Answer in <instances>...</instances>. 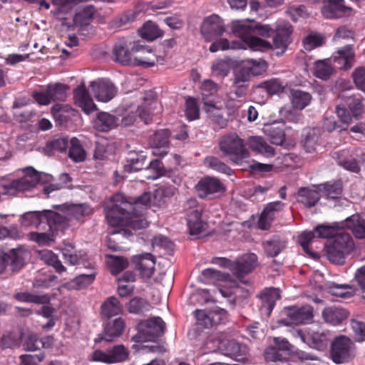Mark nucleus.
Masks as SVG:
<instances>
[{"label": "nucleus", "mask_w": 365, "mask_h": 365, "mask_svg": "<svg viewBox=\"0 0 365 365\" xmlns=\"http://www.w3.org/2000/svg\"><path fill=\"white\" fill-rule=\"evenodd\" d=\"M352 9L344 4V0H329L322 8V15L327 19H339L349 15Z\"/></svg>", "instance_id": "21"}, {"label": "nucleus", "mask_w": 365, "mask_h": 365, "mask_svg": "<svg viewBox=\"0 0 365 365\" xmlns=\"http://www.w3.org/2000/svg\"><path fill=\"white\" fill-rule=\"evenodd\" d=\"M220 349L225 356L236 358L238 360L244 359L249 351L247 345L239 343L235 339L221 341Z\"/></svg>", "instance_id": "23"}, {"label": "nucleus", "mask_w": 365, "mask_h": 365, "mask_svg": "<svg viewBox=\"0 0 365 365\" xmlns=\"http://www.w3.org/2000/svg\"><path fill=\"white\" fill-rule=\"evenodd\" d=\"M324 319H346L349 316L347 309L341 307H330L325 308L322 312Z\"/></svg>", "instance_id": "63"}, {"label": "nucleus", "mask_w": 365, "mask_h": 365, "mask_svg": "<svg viewBox=\"0 0 365 365\" xmlns=\"http://www.w3.org/2000/svg\"><path fill=\"white\" fill-rule=\"evenodd\" d=\"M133 234L129 229L122 228L115 230L110 232V236L106 238L108 247L113 251H121L123 247L117 242L120 240V236L128 237Z\"/></svg>", "instance_id": "51"}, {"label": "nucleus", "mask_w": 365, "mask_h": 365, "mask_svg": "<svg viewBox=\"0 0 365 365\" xmlns=\"http://www.w3.org/2000/svg\"><path fill=\"white\" fill-rule=\"evenodd\" d=\"M124 329V321H107L103 326L102 334L95 339V343H99L101 341H113L123 334Z\"/></svg>", "instance_id": "24"}, {"label": "nucleus", "mask_w": 365, "mask_h": 365, "mask_svg": "<svg viewBox=\"0 0 365 365\" xmlns=\"http://www.w3.org/2000/svg\"><path fill=\"white\" fill-rule=\"evenodd\" d=\"M24 176L13 180H3L0 182L2 194L16 196L21 192L31 190L38 183H43L50 178L46 174L38 173L32 167L24 169Z\"/></svg>", "instance_id": "2"}, {"label": "nucleus", "mask_w": 365, "mask_h": 365, "mask_svg": "<svg viewBox=\"0 0 365 365\" xmlns=\"http://www.w3.org/2000/svg\"><path fill=\"white\" fill-rule=\"evenodd\" d=\"M257 265V256L254 253H248L233 262L231 264V271L240 279L252 272Z\"/></svg>", "instance_id": "14"}, {"label": "nucleus", "mask_w": 365, "mask_h": 365, "mask_svg": "<svg viewBox=\"0 0 365 365\" xmlns=\"http://www.w3.org/2000/svg\"><path fill=\"white\" fill-rule=\"evenodd\" d=\"M122 311L119 300L115 297H110L101 305V314L103 317L111 318L118 315Z\"/></svg>", "instance_id": "48"}, {"label": "nucleus", "mask_w": 365, "mask_h": 365, "mask_svg": "<svg viewBox=\"0 0 365 365\" xmlns=\"http://www.w3.org/2000/svg\"><path fill=\"white\" fill-rule=\"evenodd\" d=\"M14 299L21 302L35 304H48L51 302L48 294L37 291L16 292L14 295Z\"/></svg>", "instance_id": "28"}, {"label": "nucleus", "mask_w": 365, "mask_h": 365, "mask_svg": "<svg viewBox=\"0 0 365 365\" xmlns=\"http://www.w3.org/2000/svg\"><path fill=\"white\" fill-rule=\"evenodd\" d=\"M90 86L96 99L101 102H108L117 93V88L113 83L106 79H99L91 83Z\"/></svg>", "instance_id": "16"}, {"label": "nucleus", "mask_w": 365, "mask_h": 365, "mask_svg": "<svg viewBox=\"0 0 365 365\" xmlns=\"http://www.w3.org/2000/svg\"><path fill=\"white\" fill-rule=\"evenodd\" d=\"M321 135L320 130L317 128H309L302 140V143L306 152L312 153L316 150Z\"/></svg>", "instance_id": "47"}, {"label": "nucleus", "mask_w": 365, "mask_h": 365, "mask_svg": "<svg viewBox=\"0 0 365 365\" xmlns=\"http://www.w3.org/2000/svg\"><path fill=\"white\" fill-rule=\"evenodd\" d=\"M140 36L147 41H152L163 36V31L157 24L148 21L139 30Z\"/></svg>", "instance_id": "54"}, {"label": "nucleus", "mask_w": 365, "mask_h": 365, "mask_svg": "<svg viewBox=\"0 0 365 365\" xmlns=\"http://www.w3.org/2000/svg\"><path fill=\"white\" fill-rule=\"evenodd\" d=\"M343 230H338L336 226L319 225L314 227V230L309 232H303L299 236V242L303 250L312 258L318 257V255L309 250V245L312 240L317 236L319 238L335 237Z\"/></svg>", "instance_id": "7"}, {"label": "nucleus", "mask_w": 365, "mask_h": 365, "mask_svg": "<svg viewBox=\"0 0 365 365\" xmlns=\"http://www.w3.org/2000/svg\"><path fill=\"white\" fill-rule=\"evenodd\" d=\"M177 188L173 186H161L154 190L153 200L159 207L164 206L167 200L173 197Z\"/></svg>", "instance_id": "50"}, {"label": "nucleus", "mask_w": 365, "mask_h": 365, "mask_svg": "<svg viewBox=\"0 0 365 365\" xmlns=\"http://www.w3.org/2000/svg\"><path fill=\"white\" fill-rule=\"evenodd\" d=\"M204 165L210 169L227 175H231L232 173V170L215 156L210 155L206 157L204 159Z\"/></svg>", "instance_id": "56"}, {"label": "nucleus", "mask_w": 365, "mask_h": 365, "mask_svg": "<svg viewBox=\"0 0 365 365\" xmlns=\"http://www.w3.org/2000/svg\"><path fill=\"white\" fill-rule=\"evenodd\" d=\"M247 72L245 69L240 68L234 74L232 91L238 98L246 96L248 92L250 78Z\"/></svg>", "instance_id": "26"}, {"label": "nucleus", "mask_w": 365, "mask_h": 365, "mask_svg": "<svg viewBox=\"0 0 365 365\" xmlns=\"http://www.w3.org/2000/svg\"><path fill=\"white\" fill-rule=\"evenodd\" d=\"M284 312L290 319H312L314 317L313 308L307 304L287 307L284 308Z\"/></svg>", "instance_id": "38"}, {"label": "nucleus", "mask_w": 365, "mask_h": 365, "mask_svg": "<svg viewBox=\"0 0 365 365\" xmlns=\"http://www.w3.org/2000/svg\"><path fill=\"white\" fill-rule=\"evenodd\" d=\"M292 103L297 109L302 110L307 107L312 100L309 93L298 89L291 91Z\"/></svg>", "instance_id": "53"}, {"label": "nucleus", "mask_w": 365, "mask_h": 365, "mask_svg": "<svg viewBox=\"0 0 365 365\" xmlns=\"http://www.w3.org/2000/svg\"><path fill=\"white\" fill-rule=\"evenodd\" d=\"M256 89H263L269 95L272 96L282 93L284 90V86L279 79L272 78L260 83L256 86Z\"/></svg>", "instance_id": "60"}, {"label": "nucleus", "mask_w": 365, "mask_h": 365, "mask_svg": "<svg viewBox=\"0 0 365 365\" xmlns=\"http://www.w3.org/2000/svg\"><path fill=\"white\" fill-rule=\"evenodd\" d=\"M225 31L223 20L217 14L206 17L200 26V32L206 41L210 42L222 36Z\"/></svg>", "instance_id": "11"}, {"label": "nucleus", "mask_w": 365, "mask_h": 365, "mask_svg": "<svg viewBox=\"0 0 365 365\" xmlns=\"http://www.w3.org/2000/svg\"><path fill=\"white\" fill-rule=\"evenodd\" d=\"M293 350L294 346L285 338L274 337L273 344L269 346L264 351V359L267 361L287 362Z\"/></svg>", "instance_id": "10"}, {"label": "nucleus", "mask_w": 365, "mask_h": 365, "mask_svg": "<svg viewBox=\"0 0 365 365\" xmlns=\"http://www.w3.org/2000/svg\"><path fill=\"white\" fill-rule=\"evenodd\" d=\"M334 73V68L331 65L330 60L326 58L318 60L314 63V74L318 78L327 80Z\"/></svg>", "instance_id": "49"}, {"label": "nucleus", "mask_w": 365, "mask_h": 365, "mask_svg": "<svg viewBox=\"0 0 365 365\" xmlns=\"http://www.w3.org/2000/svg\"><path fill=\"white\" fill-rule=\"evenodd\" d=\"M53 208L63 211L66 214V216H63L66 218V220L64 224L61 225V227H63L66 225L68 220H78L85 216L91 215L93 212L92 208L86 203H64L62 205H53Z\"/></svg>", "instance_id": "13"}, {"label": "nucleus", "mask_w": 365, "mask_h": 365, "mask_svg": "<svg viewBox=\"0 0 365 365\" xmlns=\"http://www.w3.org/2000/svg\"><path fill=\"white\" fill-rule=\"evenodd\" d=\"M242 48L245 49L249 47L253 51H266L272 48V45L267 40H264L251 34L245 42ZM239 48L238 49H240Z\"/></svg>", "instance_id": "57"}, {"label": "nucleus", "mask_w": 365, "mask_h": 365, "mask_svg": "<svg viewBox=\"0 0 365 365\" xmlns=\"http://www.w3.org/2000/svg\"><path fill=\"white\" fill-rule=\"evenodd\" d=\"M285 204L281 201H274L265 205L258 220V227L262 230L270 228L275 215L283 210Z\"/></svg>", "instance_id": "18"}, {"label": "nucleus", "mask_w": 365, "mask_h": 365, "mask_svg": "<svg viewBox=\"0 0 365 365\" xmlns=\"http://www.w3.org/2000/svg\"><path fill=\"white\" fill-rule=\"evenodd\" d=\"M354 248V242L351 235L345 232L337 235L332 242L326 245V255L333 264H343L345 256Z\"/></svg>", "instance_id": "4"}, {"label": "nucleus", "mask_w": 365, "mask_h": 365, "mask_svg": "<svg viewBox=\"0 0 365 365\" xmlns=\"http://www.w3.org/2000/svg\"><path fill=\"white\" fill-rule=\"evenodd\" d=\"M272 36V48L279 49L282 55L292 42L291 35L293 31L292 26L288 22H281L276 25Z\"/></svg>", "instance_id": "12"}, {"label": "nucleus", "mask_w": 365, "mask_h": 365, "mask_svg": "<svg viewBox=\"0 0 365 365\" xmlns=\"http://www.w3.org/2000/svg\"><path fill=\"white\" fill-rule=\"evenodd\" d=\"M132 50L129 51L124 41L116 42L113 48V60L123 65H128L131 63Z\"/></svg>", "instance_id": "39"}, {"label": "nucleus", "mask_w": 365, "mask_h": 365, "mask_svg": "<svg viewBox=\"0 0 365 365\" xmlns=\"http://www.w3.org/2000/svg\"><path fill=\"white\" fill-rule=\"evenodd\" d=\"M203 110L207 114L215 123H216L220 128H225L227 126L228 120L224 118L222 109L217 107L215 104L210 102H204Z\"/></svg>", "instance_id": "37"}, {"label": "nucleus", "mask_w": 365, "mask_h": 365, "mask_svg": "<svg viewBox=\"0 0 365 365\" xmlns=\"http://www.w3.org/2000/svg\"><path fill=\"white\" fill-rule=\"evenodd\" d=\"M135 268L143 278L152 277L155 272V257L150 253H143L133 257Z\"/></svg>", "instance_id": "20"}, {"label": "nucleus", "mask_w": 365, "mask_h": 365, "mask_svg": "<svg viewBox=\"0 0 365 365\" xmlns=\"http://www.w3.org/2000/svg\"><path fill=\"white\" fill-rule=\"evenodd\" d=\"M20 340L26 351H34L40 349L41 347H46V342L41 340L35 334L21 332Z\"/></svg>", "instance_id": "40"}, {"label": "nucleus", "mask_w": 365, "mask_h": 365, "mask_svg": "<svg viewBox=\"0 0 365 365\" xmlns=\"http://www.w3.org/2000/svg\"><path fill=\"white\" fill-rule=\"evenodd\" d=\"M243 47V43L237 41H229L227 38H221L218 41L213 42L209 50L210 52H217L219 50H227V49H238L239 48Z\"/></svg>", "instance_id": "59"}, {"label": "nucleus", "mask_w": 365, "mask_h": 365, "mask_svg": "<svg viewBox=\"0 0 365 365\" xmlns=\"http://www.w3.org/2000/svg\"><path fill=\"white\" fill-rule=\"evenodd\" d=\"M317 188L329 199L341 197L343 190L342 182L340 180L318 185Z\"/></svg>", "instance_id": "44"}, {"label": "nucleus", "mask_w": 365, "mask_h": 365, "mask_svg": "<svg viewBox=\"0 0 365 365\" xmlns=\"http://www.w3.org/2000/svg\"><path fill=\"white\" fill-rule=\"evenodd\" d=\"M132 51L140 53L139 56H135L133 59L135 65L149 68L155 64L156 56L148 46L135 43L132 47Z\"/></svg>", "instance_id": "25"}, {"label": "nucleus", "mask_w": 365, "mask_h": 365, "mask_svg": "<svg viewBox=\"0 0 365 365\" xmlns=\"http://www.w3.org/2000/svg\"><path fill=\"white\" fill-rule=\"evenodd\" d=\"M136 329L137 333L132 337V341L136 343L157 342L164 334L165 323L164 321H139Z\"/></svg>", "instance_id": "6"}, {"label": "nucleus", "mask_w": 365, "mask_h": 365, "mask_svg": "<svg viewBox=\"0 0 365 365\" xmlns=\"http://www.w3.org/2000/svg\"><path fill=\"white\" fill-rule=\"evenodd\" d=\"M61 226L54 227L53 229L49 227V232H31L29 234V239L37 242L39 245H49L51 242H54L58 229Z\"/></svg>", "instance_id": "46"}, {"label": "nucleus", "mask_w": 365, "mask_h": 365, "mask_svg": "<svg viewBox=\"0 0 365 365\" xmlns=\"http://www.w3.org/2000/svg\"><path fill=\"white\" fill-rule=\"evenodd\" d=\"M170 132L168 129L157 130L150 137L149 143L155 150L153 153L155 155L165 156L168 153L169 147V138Z\"/></svg>", "instance_id": "22"}, {"label": "nucleus", "mask_w": 365, "mask_h": 365, "mask_svg": "<svg viewBox=\"0 0 365 365\" xmlns=\"http://www.w3.org/2000/svg\"><path fill=\"white\" fill-rule=\"evenodd\" d=\"M109 259L108 264L110 271L113 275H116L126 269L128 265V260L123 257H117L115 255H106Z\"/></svg>", "instance_id": "62"}, {"label": "nucleus", "mask_w": 365, "mask_h": 365, "mask_svg": "<svg viewBox=\"0 0 365 365\" xmlns=\"http://www.w3.org/2000/svg\"><path fill=\"white\" fill-rule=\"evenodd\" d=\"M5 255H6L8 265L11 267V270L18 272L24 267L29 252L22 247H17L5 252Z\"/></svg>", "instance_id": "27"}, {"label": "nucleus", "mask_w": 365, "mask_h": 365, "mask_svg": "<svg viewBox=\"0 0 365 365\" xmlns=\"http://www.w3.org/2000/svg\"><path fill=\"white\" fill-rule=\"evenodd\" d=\"M73 101L74 103L80 107L86 114H89L98 109L84 83H81L73 89Z\"/></svg>", "instance_id": "19"}, {"label": "nucleus", "mask_w": 365, "mask_h": 365, "mask_svg": "<svg viewBox=\"0 0 365 365\" xmlns=\"http://www.w3.org/2000/svg\"><path fill=\"white\" fill-rule=\"evenodd\" d=\"M146 155L143 151H130L126 157L124 170L127 173L138 172L146 166Z\"/></svg>", "instance_id": "29"}, {"label": "nucleus", "mask_w": 365, "mask_h": 365, "mask_svg": "<svg viewBox=\"0 0 365 365\" xmlns=\"http://www.w3.org/2000/svg\"><path fill=\"white\" fill-rule=\"evenodd\" d=\"M267 63L262 59L252 60L251 62L246 66L241 67L247 71L248 76L251 78L252 76H259L264 73L267 68Z\"/></svg>", "instance_id": "64"}, {"label": "nucleus", "mask_w": 365, "mask_h": 365, "mask_svg": "<svg viewBox=\"0 0 365 365\" xmlns=\"http://www.w3.org/2000/svg\"><path fill=\"white\" fill-rule=\"evenodd\" d=\"M126 308L130 313L143 314L150 310L152 306L146 299L135 297L127 304Z\"/></svg>", "instance_id": "52"}, {"label": "nucleus", "mask_w": 365, "mask_h": 365, "mask_svg": "<svg viewBox=\"0 0 365 365\" xmlns=\"http://www.w3.org/2000/svg\"><path fill=\"white\" fill-rule=\"evenodd\" d=\"M263 131L272 144L282 145L285 140L284 125L282 123H274L265 125Z\"/></svg>", "instance_id": "36"}, {"label": "nucleus", "mask_w": 365, "mask_h": 365, "mask_svg": "<svg viewBox=\"0 0 365 365\" xmlns=\"http://www.w3.org/2000/svg\"><path fill=\"white\" fill-rule=\"evenodd\" d=\"M345 227L350 230L356 237H365V221L358 215L348 217L345 221Z\"/></svg>", "instance_id": "41"}, {"label": "nucleus", "mask_w": 365, "mask_h": 365, "mask_svg": "<svg viewBox=\"0 0 365 365\" xmlns=\"http://www.w3.org/2000/svg\"><path fill=\"white\" fill-rule=\"evenodd\" d=\"M327 289L331 294L344 299L350 298L354 295V289L347 284L330 282L327 285Z\"/></svg>", "instance_id": "55"}, {"label": "nucleus", "mask_w": 365, "mask_h": 365, "mask_svg": "<svg viewBox=\"0 0 365 365\" xmlns=\"http://www.w3.org/2000/svg\"><path fill=\"white\" fill-rule=\"evenodd\" d=\"M219 148L225 156L236 165L242 164L243 160L249 158L250 153L245 148L244 140L236 133H230L219 140Z\"/></svg>", "instance_id": "3"}, {"label": "nucleus", "mask_w": 365, "mask_h": 365, "mask_svg": "<svg viewBox=\"0 0 365 365\" xmlns=\"http://www.w3.org/2000/svg\"><path fill=\"white\" fill-rule=\"evenodd\" d=\"M195 189L201 199L210 198L214 194L225 190L223 184L219 179L210 176L202 178L195 185Z\"/></svg>", "instance_id": "15"}, {"label": "nucleus", "mask_w": 365, "mask_h": 365, "mask_svg": "<svg viewBox=\"0 0 365 365\" xmlns=\"http://www.w3.org/2000/svg\"><path fill=\"white\" fill-rule=\"evenodd\" d=\"M258 297L261 299L259 312L262 317L267 318L270 316L277 300L281 297L279 289L269 287L263 289Z\"/></svg>", "instance_id": "17"}, {"label": "nucleus", "mask_w": 365, "mask_h": 365, "mask_svg": "<svg viewBox=\"0 0 365 365\" xmlns=\"http://www.w3.org/2000/svg\"><path fill=\"white\" fill-rule=\"evenodd\" d=\"M252 22L249 19L246 20H235L230 24L231 32L241 40L237 41L245 42L247 38L252 34Z\"/></svg>", "instance_id": "33"}, {"label": "nucleus", "mask_w": 365, "mask_h": 365, "mask_svg": "<svg viewBox=\"0 0 365 365\" xmlns=\"http://www.w3.org/2000/svg\"><path fill=\"white\" fill-rule=\"evenodd\" d=\"M156 106L157 101L155 98H152L148 101L147 97H145L143 105L138 106L136 110L138 116L144 121L145 124H148L152 120L154 108H156Z\"/></svg>", "instance_id": "45"}, {"label": "nucleus", "mask_w": 365, "mask_h": 365, "mask_svg": "<svg viewBox=\"0 0 365 365\" xmlns=\"http://www.w3.org/2000/svg\"><path fill=\"white\" fill-rule=\"evenodd\" d=\"M262 246L267 256L274 257L277 256L285 248V242L279 237L274 236L264 241Z\"/></svg>", "instance_id": "42"}, {"label": "nucleus", "mask_w": 365, "mask_h": 365, "mask_svg": "<svg viewBox=\"0 0 365 365\" xmlns=\"http://www.w3.org/2000/svg\"><path fill=\"white\" fill-rule=\"evenodd\" d=\"M354 52L351 45H347L334 53L332 58L344 70L351 68L354 63Z\"/></svg>", "instance_id": "30"}, {"label": "nucleus", "mask_w": 365, "mask_h": 365, "mask_svg": "<svg viewBox=\"0 0 365 365\" xmlns=\"http://www.w3.org/2000/svg\"><path fill=\"white\" fill-rule=\"evenodd\" d=\"M202 210L195 208L187 213V226L191 235H198L205 230L206 224L201 220Z\"/></svg>", "instance_id": "31"}, {"label": "nucleus", "mask_w": 365, "mask_h": 365, "mask_svg": "<svg viewBox=\"0 0 365 365\" xmlns=\"http://www.w3.org/2000/svg\"><path fill=\"white\" fill-rule=\"evenodd\" d=\"M319 190L314 188L300 187L297 192V201L307 207L315 206L319 201L321 195Z\"/></svg>", "instance_id": "32"}, {"label": "nucleus", "mask_w": 365, "mask_h": 365, "mask_svg": "<svg viewBox=\"0 0 365 365\" xmlns=\"http://www.w3.org/2000/svg\"><path fill=\"white\" fill-rule=\"evenodd\" d=\"M66 218L59 213L51 210L29 211L21 217V223L25 227H35L38 229L42 224H47L51 229L64 224Z\"/></svg>", "instance_id": "5"}, {"label": "nucleus", "mask_w": 365, "mask_h": 365, "mask_svg": "<svg viewBox=\"0 0 365 365\" xmlns=\"http://www.w3.org/2000/svg\"><path fill=\"white\" fill-rule=\"evenodd\" d=\"M118 125V118L108 113L101 112L93 121L94 128L100 132H108Z\"/></svg>", "instance_id": "34"}, {"label": "nucleus", "mask_w": 365, "mask_h": 365, "mask_svg": "<svg viewBox=\"0 0 365 365\" xmlns=\"http://www.w3.org/2000/svg\"><path fill=\"white\" fill-rule=\"evenodd\" d=\"M71 147L68 151V156L74 162H82L86 159V152L80 143V141L73 138L71 140Z\"/></svg>", "instance_id": "61"}, {"label": "nucleus", "mask_w": 365, "mask_h": 365, "mask_svg": "<svg viewBox=\"0 0 365 365\" xmlns=\"http://www.w3.org/2000/svg\"><path fill=\"white\" fill-rule=\"evenodd\" d=\"M248 145L253 151L266 157L271 158L275 154L274 149L260 136H252L248 139Z\"/></svg>", "instance_id": "35"}, {"label": "nucleus", "mask_w": 365, "mask_h": 365, "mask_svg": "<svg viewBox=\"0 0 365 365\" xmlns=\"http://www.w3.org/2000/svg\"><path fill=\"white\" fill-rule=\"evenodd\" d=\"M307 322L308 321H278L279 324L292 327V334L300 337L303 342L308 340L310 341L312 347L319 351L324 350L328 345V339L326 334L314 333L312 335L307 336L302 329L297 328L301 324H307Z\"/></svg>", "instance_id": "8"}, {"label": "nucleus", "mask_w": 365, "mask_h": 365, "mask_svg": "<svg viewBox=\"0 0 365 365\" xmlns=\"http://www.w3.org/2000/svg\"><path fill=\"white\" fill-rule=\"evenodd\" d=\"M227 317V312L225 309L215 307L210 309H196L194 312V317L196 319H213L215 316Z\"/></svg>", "instance_id": "58"}, {"label": "nucleus", "mask_w": 365, "mask_h": 365, "mask_svg": "<svg viewBox=\"0 0 365 365\" xmlns=\"http://www.w3.org/2000/svg\"><path fill=\"white\" fill-rule=\"evenodd\" d=\"M353 347V341L346 336L335 337L330 348V357L333 362L336 364L348 362L351 357Z\"/></svg>", "instance_id": "9"}, {"label": "nucleus", "mask_w": 365, "mask_h": 365, "mask_svg": "<svg viewBox=\"0 0 365 365\" xmlns=\"http://www.w3.org/2000/svg\"><path fill=\"white\" fill-rule=\"evenodd\" d=\"M222 321H196L192 328L188 331V336L191 339H197L202 333H210V329L221 324Z\"/></svg>", "instance_id": "43"}, {"label": "nucleus", "mask_w": 365, "mask_h": 365, "mask_svg": "<svg viewBox=\"0 0 365 365\" xmlns=\"http://www.w3.org/2000/svg\"><path fill=\"white\" fill-rule=\"evenodd\" d=\"M120 204H114L106 209V217L109 225L118 227H130L133 230H140L148 226V221L142 217L143 210L135 211V207L127 201H123V197L116 195L113 200Z\"/></svg>", "instance_id": "1"}]
</instances>
